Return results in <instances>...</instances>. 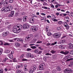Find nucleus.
<instances>
[{
    "label": "nucleus",
    "instance_id": "obj_1",
    "mask_svg": "<svg viewBox=\"0 0 73 73\" xmlns=\"http://www.w3.org/2000/svg\"><path fill=\"white\" fill-rule=\"evenodd\" d=\"M12 10V6L11 5H9L7 7H3L1 9V12L4 13L11 11Z\"/></svg>",
    "mask_w": 73,
    "mask_h": 73
},
{
    "label": "nucleus",
    "instance_id": "obj_2",
    "mask_svg": "<svg viewBox=\"0 0 73 73\" xmlns=\"http://www.w3.org/2000/svg\"><path fill=\"white\" fill-rule=\"evenodd\" d=\"M60 33H56L53 34V37L54 38H58L60 37Z\"/></svg>",
    "mask_w": 73,
    "mask_h": 73
},
{
    "label": "nucleus",
    "instance_id": "obj_3",
    "mask_svg": "<svg viewBox=\"0 0 73 73\" xmlns=\"http://www.w3.org/2000/svg\"><path fill=\"white\" fill-rule=\"evenodd\" d=\"M33 37V36H32V35L31 34L29 36H27L25 38V40L27 42H29V40H30Z\"/></svg>",
    "mask_w": 73,
    "mask_h": 73
},
{
    "label": "nucleus",
    "instance_id": "obj_4",
    "mask_svg": "<svg viewBox=\"0 0 73 73\" xmlns=\"http://www.w3.org/2000/svg\"><path fill=\"white\" fill-rule=\"evenodd\" d=\"M31 29H32L33 32H36L38 29V27L36 26H33V28H32Z\"/></svg>",
    "mask_w": 73,
    "mask_h": 73
},
{
    "label": "nucleus",
    "instance_id": "obj_5",
    "mask_svg": "<svg viewBox=\"0 0 73 73\" xmlns=\"http://www.w3.org/2000/svg\"><path fill=\"white\" fill-rule=\"evenodd\" d=\"M45 64H40L39 66V69L40 70H44V67L45 66Z\"/></svg>",
    "mask_w": 73,
    "mask_h": 73
},
{
    "label": "nucleus",
    "instance_id": "obj_6",
    "mask_svg": "<svg viewBox=\"0 0 73 73\" xmlns=\"http://www.w3.org/2000/svg\"><path fill=\"white\" fill-rule=\"evenodd\" d=\"M23 29H28L29 28V26L27 24H25L23 25Z\"/></svg>",
    "mask_w": 73,
    "mask_h": 73
},
{
    "label": "nucleus",
    "instance_id": "obj_7",
    "mask_svg": "<svg viewBox=\"0 0 73 73\" xmlns=\"http://www.w3.org/2000/svg\"><path fill=\"white\" fill-rule=\"evenodd\" d=\"M14 14H15V11H12L10 12V14L9 15V17H13L14 16Z\"/></svg>",
    "mask_w": 73,
    "mask_h": 73
},
{
    "label": "nucleus",
    "instance_id": "obj_8",
    "mask_svg": "<svg viewBox=\"0 0 73 73\" xmlns=\"http://www.w3.org/2000/svg\"><path fill=\"white\" fill-rule=\"evenodd\" d=\"M63 24L64 26L65 27H66V29H69V26L68 25H68V24L66 22H64L63 23Z\"/></svg>",
    "mask_w": 73,
    "mask_h": 73
},
{
    "label": "nucleus",
    "instance_id": "obj_9",
    "mask_svg": "<svg viewBox=\"0 0 73 73\" xmlns=\"http://www.w3.org/2000/svg\"><path fill=\"white\" fill-rule=\"evenodd\" d=\"M27 19H28V17L27 16H24L23 18V21H26L27 20Z\"/></svg>",
    "mask_w": 73,
    "mask_h": 73
},
{
    "label": "nucleus",
    "instance_id": "obj_10",
    "mask_svg": "<svg viewBox=\"0 0 73 73\" xmlns=\"http://www.w3.org/2000/svg\"><path fill=\"white\" fill-rule=\"evenodd\" d=\"M18 31V30H17V29H14L13 30V32L14 33H19V32Z\"/></svg>",
    "mask_w": 73,
    "mask_h": 73
},
{
    "label": "nucleus",
    "instance_id": "obj_11",
    "mask_svg": "<svg viewBox=\"0 0 73 73\" xmlns=\"http://www.w3.org/2000/svg\"><path fill=\"white\" fill-rule=\"evenodd\" d=\"M70 55H68L67 56H66L64 57V60H67L68 58H70Z\"/></svg>",
    "mask_w": 73,
    "mask_h": 73
},
{
    "label": "nucleus",
    "instance_id": "obj_12",
    "mask_svg": "<svg viewBox=\"0 0 73 73\" xmlns=\"http://www.w3.org/2000/svg\"><path fill=\"white\" fill-rule=\"evenodd\" d=\"M42 8L43 9H50L49 7H48L45 6H42Z\"/></svg>",
    "mask_w": 73,
    "mask_h": 73
},
{
    "label": "nucleus",
    "instance_id": "obj_13",
    "mask_svg": "<svg viewBox=\"0 0 73 73\" xmlns=\"http://www.w3.org/2000/svg\"><path fill=\"white\" fill-rule=\"evenodd\" d=\"M27 65L25 64L24 65V69L25 70V71H28V69H27Z\"/></svg>",
    "mask_w": 73,
    "mask_h": 73
},
{
    "label": "nucleus",
    "instance_id": "obj_14",
    "mask_svg": "<svg viewBox=\"0 0 73 73\" xmlns=\"http://www.w3.org/2000/svg\"><path fill=\"white\" fill-rule=\"evenodd\" d=\"M35 72V71H34L33 70L32 68L29 69V72L30 73H33V72Z\"/></svg>",
    "mask_w": 73,
    "mask_h": 73
},
{
    "label": "nucleus",
    "instance_id": "obj_15",
    "mask_svg": "<svg viewBox=\"0 0 73 73\" xmlns=\"http://www.w3.org/2000/svg\"><path fill=\"white\" fill-rule=\"evenodd\" d=\"M8 35V33L7 32H4L3 33L2 35L3 36L5 37Z\"/></svg>",
    "mask_w": 73,
    "mask_h": 73
},
{
    "label": "nucleus",
    "instance_id": "obj_16",
    "mask_svg": "<svg viewBox=\"0 0 73 73\" xmlns=\"http://www.w3.org/2000/svg\"><path fill=\"white\" fill-rule=\"evenodd\" d=\"M17 41H21V42H23L24 41V39L22 38L18 39L17 40Z\"/></svg>",
    "mask_w": 73,
    "mask_h": 73
},
{
    "label": "nucleus",
    "instance_id": "obj_17",
    "mask_svg": "<svg viewBox=\"0 0 73 73\" xmlns=\"http://www.w3.org/2000/svg\"><path fill=\"white\" fill-rule=\"evenodd\" d=\"M35 22V21L33 20V18L31 19V20L30 21V23H34Z\"/></svg>",
    "mask_w": 73,
    "mask_h": 73
},
{
    "label": "nucleus",
    "instance_id": "obj_18",
    "mask_svg": "<svg viewBox=\"0 0 73 73\" xmlns=\"http://www.w3.org/2000/svg\"><path fill=\"white\" fill-rule=\"evenodd\" d=\"M31 69H33V70L34 71H35V70L36 69V66H33Z\"/></svg>",
    "mask_w": 73,
    "mask_h": 73
},
{
    "label": "nucleus",
    "instance_id": "obj_19",
    "mask_svg": "<svg viewBox=\"0 0 73 73\" xmlns=\"http://www.w3.org/2000/svg\"><path fill=\"white\" fill-rule=\"evenodd\" d=\"M52 58L54 59V60H57V57H56V56L55 55H52Z\"/></svg>",
    "mask_w": 73,
    "mask_h": 73
},
{
    "label": "nucleus",
    "instance_id": "obj_20",
    "mask_svg": "<svg viewBox=\"0 0 73 73\" xmlns=\"http://www.w3.org/2000/svg\"><path fill=\"white\" fill-rule=\"evenodd\" d=\"M66 42V41L65 40H62L60 41V43H61V44H63V43H65V42Z\"/></svg>",
    "mask_w": 73,
    "mask_h": 73
},
{
    "label": "nucleus",
    "instance_id": "obj_21",
    "mask_svg": "<svg viewBox=\"0 0 73 73\" xmlns=\"http://www.w3.org/2000/svg\"><path fill=\"white\" fill-rule=\"evenodd\" d=\"M38 49H36L34 50V52L35 53H37L38 52Z\"/></svg>",
    "mask_w": 73,
    "mask_h": 73
},
{
    "label": "nucleus",
    "instance_id": "obj_22",
    "mask_svg": "<svg viewBox=\"0 0 73 73\" xmlns=\"http://www.w3.org/2000/svg\"><path fill=\"white\" fill-rule=\"evenodd\" d=\"M17 28L22 29L23 26L21 25H19L17 26Z\"/></svg>",
    "mask_w": 73,
    "mask_h": 73
},
{
    "label": "nucleus",
    "instance_id": "obj_23",
    "mask_svg": "<svg viewBox=\"0 0 73 73\" xmlns=\"http://www.w3.org/2000/svg\"><path fill=\"white\" fill-rule=\"evenodd\" d=\"M68 45L70 46H68V49H72V44L71 43H69Z\"/></svg>",
    "mask_w": 73,
    "mask_h": 73
},
{
    "label": "nucleus",
    "instance_id": "obj_24",
    "mask_svg": "<svg viewBox=\"0 0 73 73\" xmlns=\"http://www.w3.org/2000/svg\"><path fill=\"white\" fill-rule=\"evenodd\" d=\"M15 46H20V44L19 43H15Z\"/></svg>",
    "mask_w": 73,
    "mask_h": 73
},
{
    "label": "nucleus",
    "instance_id": "obj_25",
    "mask_svg": "<svg viewBox=\"0 0 73 73\" xmlns=\"http://www.w3.org/2000/svg\"><path fill=\"white\" fill-rule=\"evenodd\" d=\"M17 73H22V70H17Z\"/></svg>",
    "mask_w": 73,
    "mask_h": 73
},
{
    "label": "nucleus",
    "instance_id": "obj_26",
    "mask_svg": "<svg viewBox=\"0 0 73 73\" xmlns=\"http://www.w3.org/2000/svg\"><path fill=\"white\" fill-rule=\"evenodd\" d=\"M31 48L33 49H36L37 48V47L35 46H31Z\"/></svg>",
    "mask_w": 73,
    "mask_h": 73
},
{
    "label": "nucleus",
    "instance_id": "obj_27",
    "mask_svg": "<svg viewBox=\"0 0 73 73\" xmlns=\"http://www.w3.org/2000/svg\"><path fill=\"white\" fill-rule=\"evenodd\" d=\"M9 58L11 59L13 58V55L12 54H10L9 55Z\"/></svg>",
    "mask_w": 73,
    "mask_h": 73
},
{
    "label": "nucleus",
    "instance_id": "obj_28",
    "mask_svg": "<svg viewBox=\"0 0 73 73\" xmlns=\"http://www.w3.org/2000/svg\"><path fill=\"white\" fill-rule=\"evenodd\" d=\"M4 45H5V46L8 45V46H9V45H10V43H7V42H6V43H5L4 44Z\"/></svg>",
    "mask_w": 73,
    "mask_h": 73
},
{
    "label": "nucleus",
    "instance_id": "obj_29",
    "mask_svg": "<svg viewBox=\"0 0 73 73\" xmlns=\"http://www.w3.org/2000/svg\"><path fill=\"white\" fill-rule=\"evenodd\" d=\"M59 48L61 49H64V47L62 45H60L59 46Z\"/></svg>",
    "mask_w": 73,
    "mask_h": 73
},
{
    "label": "nucleus",
    "instance_id": "obj_30",
    "mask_svg": "<svg viewBox=\"0 0 73 73\" xmlns=\"http://www.w3.org/2000/svg\"><path fill=\"white\" fill-rule=\"evenodd\" d=\"M31 54L30 53H28L27 54V57H30Z\"/></svg>",
    "mask_w": 73,
    "mask_h": 73
},
{
    "label": "nucleus",
    "instance_id": "obj_31",
    "mask_svg": "<svg viewBox=\"0 0 73 73\" xmlns=\"http://www.w3.org/2000/svg\"><path fill=\"white\" fill-rule=\"evenodd\" d=\"M10 52H11V50H7L6 51L5 53H9Z\"/></svg>",
    "mask_w": 73,
    "mask_h": 73
},
{
    "label": "nucleus",
    "instance_id": "obj_32",
    "mask_svg": "<svg viewBox=\"0 0 73 73\" xmlns=\"http://www.w3.org/2000/svg\"><path fill=\"white\" fill-rule=\"evenodd\" d=\"M57 69L58 70H59V71H60V70H61V68H60V66L57 67Z\"/></svg>",
    "mask_w": 73,
    "mask_h": 73
},
{
    "label": "nucleus",
    "instance_id": "obj_33",
    "mask_svg": "<svg viewBox=\"0 0 73 73\" xmlns=\"http://www.w3.org/2000/svg\"><path fill=\"white\" fill-rule=\"evenodd\" d=\"M3 52V50L2 49H0V55H1Z\"/></svg>",
    "mask_w": 73,
    "mask_h": 73
},
{
    "label": "nucleus",
    "instance_id": "obj_34",
    "mask_svg": "<svg viewBox=\"0 0 73 73\" xmlns=\"http://www.w3.org/2000/svg\"><path fill=\"white\" fill-rule=\"evenodd\" d=\"M69 52L68 51H66L64 52V54L65 55H66V54H68L69 53Z\"/></svg>",
    "mask_w": 73,
    "mask_h": 73
},
{
    "label": "nucleus",
    "instance_id": "obj_35",
    "mask_svg": "<svg viewBox=\"0 0 73 73\" xmlns=\"http://www.w3.org/2000/svg\"><path fill=\"white\" fill-rule=\"evenodd\" d=\"M30 57L31 58H33L34 57V55H33V54H31L30 55Z\"/></svg>",
    "mask_w": 73,
    "mask_h": 73
},
{
    "label": "nucleus",
    "instance_id": "obj_36",
    "mask_svg": "<svg viewBox=\"0 0 73 73\" xmlns=\"http://www.w3.org/2000/svg\"><path fill=\"white\" fill-rule=\"evenodd\" d=\"M57 42H55L54 43H52L51 44V45H56V44H57Z\"/></svg>",
    "mask_w": 73,
    "mask_h": 73
},
{
    "label": "nucleus",
    "instance_id": "obj_37",
    "mask_svg": "<svg viewBox=\"0 0 73 73\" xmlns=\"http://www.w3.org/2000/svg\"><path fill=\"white\" fill-rule=\"evenodd\" d=\"M56 52V51H54L53 50H51V51L50 52V53H52V54H54V53Z\"/></svg>",
    "mask_w": 73,
    "mask_h": 73
},
{
    "label": "nucleus",
    "instance_id": "obj_38",
    "mask_svg": "<svg viewBox=\"0 0 73 73\" xmlns=\"http://www.w3.org/2000/svg\"><path fill=\"white\" fill-rule=\"evenodd\" d=\"M73 58H70V59H68L66 60V61H71V60H73Z\"/></svg>",
    "mask_w": 73,
    "mask_h": 73
},
{
    "label": "nucleus",
    "instance_id": "obj_39",
    "mask_svg": "<svg viewBox=\"0 0 73 73\" xmlns=\"http://www.w3.org/2000/svg\"><path fill=\"white\" fill-rule=\"evenodd\" d=\"M46 31L47 33H49L50 32V30L49 29H48V30H46Z\"/></svg>",
    "mask_w": 73,
    "mask_h": 73
},
{
    "label": "nucleus",
    "instance_id": "obj_40",
    "mask_svg": "<svg viewBox=\"0 0 73 73\" xmlns=\"http://www.w3.org/2000/svg\"><path fill=\"white\" fill-rule=\"evenodd\" d=\"M48 1L50 3H53V1H54V0H48Z\"/></svg>",
    "mask_w": 73,
    "mask_h": 73
},
{
    "label": "nucleus",
    "instance_id": "obj_41",
    "mask_svg": "<svg viewBox=\"0 0 73 73\" xmlns=\"http://www.w3.org/2000/svg\"><path fill=\"white\" fill-rule=\"evenodd\" d=\"M46 54V55H47V56H52V54L49 53H47Z\"/></svg>",
    "mask_w": 73,
    "mask_h": 73
},
{
    "label": "nucleus",
    "instance_id": "obj_42",
    "mask_svg": "<svg viewBox=\"0 0 73 73\" xmlns=\"http://www.w3.org/2000/svg\"><path fill=\"white\" fill-rule=\"evenodd\" d=\"M16 11L17 12H19L20 11V9L19 8H16L15 9Z\"/></svg>",
    "mask_w": 73,
    "mask_h": 73
},
{
    "label": "nucleus",
    "instance_id": "obj_43",
    "mask_svg": "<svg viewBox=\"0 0 73 73\" xmlns=\"http://www.w3.org/2000/svg\"><path fill=\"white\" fill-rule=\"evenodd\" d=\"M42 41H38L36 42V44H40V43H42Z\"/></svg>",
    "mask_w": 73,
    "mask_h": 73
},
{
    "label": "nucleus",
    "instance_id": "obj_44",
    "mask_svg": "<svg viewBox=\"0 0 73 73\" xmlns=\"http://www.w3.org/2000/svg\"><path fill=\"white\" fill-rule=\"evenodd\" d=\"M30 42L31 44H34L35 43V42L34 41V40H32Z\"/></svg>",
    "mask_w": 73,
    "mask_h": 73
},
{
    "label": "nucleus",
    "instance_id": "obj_45",
    "mask_svg": "<svg viewBox=\"0 0 73 73\" xmlns=\"http://www.w3.org/2000/svg\"><path fill=\"white\" fill-rule=\"evenodd\" d=\"M27 50L28 52H29V51H31L32 50V49H31V48H28L27 49Z\"/></svg>",
    "mask_w": 73,
    "mask_h": 73
},
{
    "label": "nucleus",
    "instance_id": "obj_46",
    "mask_svg": "<svg viewBox=\"0 0 73 73\" xmlns=\"http://www.w3.org/2000/svg\"><path fill=\"white\" fill-rule=\"evenodd\" d=\"M24 57V54H22L20 56V58H23Z\"/></svg>",
    "mask_w": 73,
    "mask_h": 73
},
{
    "label": "nucleus",
    "instance_id": "obj_47",
    "mask_svg": "<svg viewBox=\"0 0 73 73\" xmlns=\"http://www.w3.org/2000/svg\"><path fill=\"white\" fill-rule=\"evenodd\" d=\"M51 33H48L47 34V35H48V36H50V35H51Z\"/></svg>",
    "mask_w": 73,
    "mask_h": 73
},
{
    "label": "nucleus",
    "instance_id": "obj_48",
    "mask_svg": "<svg viewBox=\"0 0 73 73\" xmlns=\"http://www.w3.org/2000/svg\"><path fill=\"white\" fill-rule=\"evenodd\" d=\"M5 4H8V1H5Z\"/></svg>",
    "mask_w": 73,
    "mask_h": 73
},
{
    "label": "nucleus",
    "instance_id": "obj_49",
    "mask_svg": "<svg viewBox=\"0 0 73 73\" xmlns=\"http://www.w3.org/2000/svg\"><path fill=\"white\" fill-rule=\"evenodd\" d=\"M60 16H62L64 17V14L63 13L60 14L59 15Z\"/></svg>",
    "mask_w": 73,
    "mask_h": 73
},
{
    "label": "nucleus",
    "instance_id": "obj_50",
    "mask_svg": "<svg viewBox=\"0 0 73 73\" xmlns=\"http://www.w3.org/2000/svg\"><path fill=\"white\" fill-rule=\"evenodd\" d=\"M3 4V1L1 2H0V6H1V5H2Z\"/></svg>",
    "mask_w": 73,
    "mask_h": 73
},
{
    "label": "nucleus",
    "instance_id": "obj_51",
    "mask_svg": "<svg viewBox=\"0 0 73 73\" xmlns=\"http://www.w3.org/2000/svg\"><path fill=\"white\" fill-rule=\"evenodd\" d=\"M3 73V70L1 69L0 70V73Z\"/></svg>",
    "mask_w": 73,
    "mask_h": 73
},
{
    "label": "nucleus",
    "instance_id": "obj_52",
    "mask_svg": "<svg viewBox=\"0 0 73 73\" xmlns=\"http://www.w3.org/2000/svg\"><path fill=\"white\" fill-rule=\"evenodd\" d=\"M13 0H10L9 1V3H13Z\"/></svg>",
    "mask_w": 73,
    "mask_h": 73
},
{
    "label": "nucleus",
    "instance_id": "obj_53",
    "mask_svg": "<svg viewBox=\"0 0 73 73\" xmlns=\"http://www.w3.org/2000/svg\"><path fill=\"white\" fill-rule=\"evenodd\" d=\"M5 23L6 25H8V24H9V23L7 21H6Z\"/></svg>",
    "mask_w": 73,
    "mask_h": 73
},
{
    "label": "nucleus",
    "instance_id": "obj_54",
    "mask_svg": "<svg viewBox=\"0 0 73 73\" xmlns=\"http://www.w3.org/2000/svg\"><path fill=\"white\" fill-rule=\"evenodd\" d=\"M42 52V51H40L38 53V54H41V53Z\"/></svg>",
    "mask_w": 73,
    "mask_h": 73
},
{
    "label": "nucleus",
    "instance_id": "obj_55",
    "mask_svg": "<svg viewBox=\"0 0 73 73\" xmlns=\"http://www.w3.org/2000/svg\"><path fill=\"white\" fill-rule=\"evenodd\" d=\"M41 15L42 16H45V15H46V14H45L43 13H41Z\"/></svg>",
    "mask_w": 73,
    "mask_h": 73
},
{
    "label": "nucleus",
    "instance_id": "obj_56",
    "mask_svg": "<svg viewBox=\"0 0 73 73\" xmlns=\"http://www.w3.org/2000/svg\"><path fill=\"white\" fill-rule=\"evenodd\" d=\"M65 19H69V18L67 16H66L65 17Z\"/></svg>",
    "mask_w": 73,
    "mask_h": 73
},
{
    "label": "nucleus",
    "instance_id": "obj_57",
    "mask_svg": "<svg viewBox=\"0 0 73 73\" xmlns=\"http://www.w3.org/2000/svg\"><path fill=\"white\" fill-rule=\"evenodd\" d=\"M22 61H27V59H23L22 60Z\"/></svg>",
    "mask_w": 73,
    "mask_h": 73
},
{
    "label": "nucleus",
    "instance_id": "obj_58",
    "mask_svg": "<svg viewBox=\"0 0 73 73\" xmlns=\"http://www.w3.org/2000/svg\"><path fill=\"white\" fill-rule=\"evenodd\" d=\"M62 21H60L58 22V24H59V25H61V24H62Z\"/></svg>",
    "mask_w": 73,
    "mask_h": 73
},
{
    "label": "nucleus",
    "instance_id": "obj_59",
    "mask_svg": "<svg viewBox=\"0 0 73 73\" xmlns=\"http://www.w3.org/2000/svg\"><path fill=\"white\" fill-rule=\"evenodd\" d=\"M9 42H13V40L11 39H9Z\"/></svg>",
    "mask_w": 73,
    "mask_h": 73
},
{
    "label": "nucleus",
    "instance_id": "obj_60",
    "mask_svg": "<svg viewBox=\"0 0 73 73\" xmlns=\"http://www.w3.org/2000/svg\"><path fill=\"white\" fill-rule=\"evenodd\" d=\"M55 15H56V16H58L60 15V13H56Z\"/></svg>",
    "mask_w": 73,
    "mask_h": 73
},
{
    "label": "nucleus",
    "instance_id": "obj_61",
    "mask_svg": "<svg viewBox=\"0 0 73 73\" xmlns=\"http://www.w3.org/2000/svg\"><path fill=\"white\" fill-rule=\"evenodd\" d=\"M45 57L46 58H49V56L46 54H45Z\"/></svg>",
    "mask_w": 73,
    "mask_h": 73
},
{
    "label": "nucleus",
    "instance_id": "obj_62",
    "mask_svg": "<svg viewBox=\"0 0 73 73\" xmlns=\"http://www.w3.org/2000/svg\"><path fill=\"white\" fill-rule=\"evenodd\" d=\"M57 29L58 30H60V29H61L62 28L60 27H58L57 28Z\"/></svg>",
    "mask_w": 73,
    "mask_h": 73
},
{
    "label": "nucleus",
    "instance_id": "obj_63",
    "mask_svg": "<svg viewBox=\"0 0 73 73\" xmlns=\"http://www.w3.org/2000/svg\"><path fill=\"white\" fill-rule=\"evenodd\" d=\"M60 53H62V54H64V51H62L61 52H60Z\"/></svg>",
    "mask_w": 73,
    "mask_h": 73
},
{
    "label": "nucleus",
    "instance_id": "obj_64",
    "mask_svg": "<svg viewBox=\"0 0 73 73\" xmlns=\"http://www.w3.org/2000/svg\"><path fill=\"white\" fill-rule=\"evenodd\" d=\"M20 66H17V67H16V68L17 69H19V68H20Z\"/></svg>",
    "mask_w": 73,
    "mask_h": 73
}]
</instances>
